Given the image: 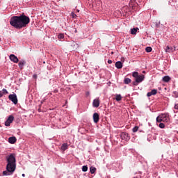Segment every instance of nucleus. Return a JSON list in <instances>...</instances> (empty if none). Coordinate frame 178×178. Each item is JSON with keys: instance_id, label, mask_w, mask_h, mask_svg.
I'll list each match as a JSON object with an SVG mask.
<instances>
[{"instance_id": "obj_1", "label": "nucleus", "mask_w": 178, "mask_h": 178, "mask_svg": "<svg viewBox=\"0 0 178 178\" xmlns=\"http://www.w3.org/2000/svg\"><path fill=\"white\" fill-rule=\"evenodd\" d=\"M30 23V17L26 15H24V13H22L19 16H13L10 19V24L14 29H24L27 27V24Z\"/></svg>"}, {"instance_id": "obj_2", "label": "nucleus", "mask_w": 178, "mask_h": 178, "mask_svg": "<svg viewBox=\"0 0 178 178\" xmlns=\"http://www.w3.org/2000/svg\"><path fill=\"white\" fill-rule=\"evenodd\" d=\"M6 159L7 162L6 170L3 172V176H10L16 170V157L15 156V154H10L6 156Z\"/></svg>"}, {"instance_id": "obj_3", "label": "nucleus", "mask_w": 178, "mask_h": 178, "mask_svg": "<svg viewBox=\"0 0 178 178\" xmlns=\"http://www.w3.org/2000/svg\"><path fill=\"white\" fill-rule=\"evenodd\" d=\"M145 79V76L143 74L139 75L138 77L136 78L135 81L133 82L134 86H138L140 83H143L144 79Z\"/></svg>"}, {"instance_id": "obj_4", "label": "nucleus", "mask_w": 178, "mask_h": 178, "mask_svg": "<svg viewBox=\"0 0 178 178\" xmlns=\"http://www.w3.org/2000/svg\"><path fill=\"white\" fill-rule=\"evenodd\" d=\"M8 99L10 101H11L15 105H17L18 101H17V95L16 94H10L8 96Z\"/></svg>"}, {"instance_id": "obj_5", "label": "nucleus", "mask_w": 178, "mask_h": 178, "mask_svg": "<svg viewBox=\"0 0 178 178\" xmlns=\"http://www.w3.org/2000/svg\"><path fill=\"white\" fill-rule=\"evenodd\" d=\"M15 120V117L13 115H10L8 116V119L5 122V126L9 127L10 126V124Z\"/></svg>"}, {"instance_id": "obj_6", "label": "nucleus", "mask_w": 178, "mask_h": 178, "mask_svg": "<svg viewBox=\"0 0 178 178\" xmlns=\"http://www.w3.org/2000/svg\"><path fill=\"white\" fill-rule=\"evenodd\" d=\"M120 138L124 140V141H129V140H130V136L127 132H122L120 134Z\"/></svg>"}, {"instance_id": "obj_7", "label": "nucleus", "mask_w": 178, "mask_h": 178, "mask_svg": "<svg viewBox=\"0 0 178 178\" xmlns=\"http://www.w3.org/2000/svg\"><path fill=\"white\" fill-rule=\"evenodd\" d=\"M9 58L11 62H13L14 63H19V58H17V56H16L15 54H10Z\"/></svg>"}, {"instance_id": "obj_8", "label": "nucleus", "mask_w": 178, "mask_h": 178, "mask_svg": "<svg viewBox=\"0 0 178 178\" xmlns=\"http://www.w3.org/2000/svg\"><path fill=\"white\" fill-rule=\"evenodd\" d=\"M93 121L94 123H98L99 122V114H98V113L93 114Z\"/></svg>"}, {"instance_id": "obj_9", "label": "nucleus", "mask_w": 178, "mask_h": 178, "mask_svg": "<svg viewBox=\"0 0 178 178\" xmlns=\"http://www.w3.org/2000/svg\"><path fill=\"white\" fill-rule=\"evenodd\" d=\"M158 92V90L156 89H152L151 92H148L147 94V97H152V95H156Z\"/></svg>"}, {"instance_id": "obj_10", "label": "nucleus", "mask_w": 178, "mask_h": 178, "mask_svg": "<svg viewBox=\"0 0 178 178\" xmlns=\"http://www.w3.org/2000/svg\"><path fill=\"white\" fill-rule=\"evenodd\" d=\"M99 99H95L92 102L93 108H98L99 106Z\"/></svg>"}, {"instance_id": "obj_11", "label": "nucleus", "mask_w": 178, "mask_h": 178, "mask_svg": "<svg viewBox=\"0 0 178 178\" xmlns=\"http://www.w3.org/2000/svg\"><path fill=\"white\" fill-rule=\"evenodd\" d=\"M16 141H17V139H16V137H15V136H11L8 138V143L10 144H15V143H16Z\"/></svg>"}, {"instance_id": "obj_12", "label": "nucleus", "mask_w": 178, "mask_h": 178, "mask_svg": "<svg viewBox=\"0 0 178 178\" xmlns=\"http://www.w3.org/2000/svg\"><path fill=\"white\" fill-rule=\"evenodd\" d=\"M115 67L117 69H122L123 67V63L121 61H117L115 63Z\"/></svg>"}, {"instance_id": "obj_13", "label": "nucleus", "mask_w": 178, "mask_h": 178, "mask_svg": "<svg viewBox=\"0 0 178 178\" xmlns=\"http://www.w3.org/2000/svg\"><path fill=\"white\" fill-rule=\"evenodd\" d=\"M24 65H26V60H24L19 61L18 63V66L19 69H23V67L24 66Z\"/></svg>"}, {"instance_id": "obj_14", "label": "nucleus", "mask_w": 178, "mask_h": 178, "mask_svg": "<svg viewBox=\"0 0 178 178\" xmlns=\"http://www.w3.org/2000/svg\"><path fill=\"white\" fill-rule=\"evenodd\" d=\"M164 83H169L170 81V76H164L162 79Z\"/></svg>"}, {"instance_id": "obj_15", "label": "nucleus", "mask_w": 178, "mask_h": 178, "mask_svg": "<svg viewBox=\"0 0 178 178\" xmlns=\"http://www.w3.org/2000/svg\"><path fill=\"white\" fill-rule=\"evenodd\" d=\"M69 145H67V143H63L60 149L62 151H66V149H67Z\"/></svg>"}, {"instance_id": "obj_16", "label": "nucleus", "mask_w": 178, "mask_h": 178, "mask_svg": "<svg viewBox=\"0 0 178 178\" xmlns=\"http://www.w3.org/2000/svg\"><path fill=\"white\" fill-rule=\"evenodd\" d=\"M138 30V28L131 29L130 33L134 35L137 34Z\"/></svg>"}, {"instance_id": "obj_17", "label": "nucleus", "mask_w": 178, "mask_h": 178, "mask_svg": "<svg viewBox=\"0 0 178 178\" xmlns=\"http://www.w3.org/2000/svg\"><path fill=\"white\" fill-rule=\"evenodd\" d=\"M90 172L91 175H94V173H95V172H97V168L95 167L91 166L90 168Z\"/></svg>"}, {"instance_id": "obj_18", "label": "nucleus", "mask_w": 178, "mask_h": 178, "mask_svg": "<svg viewBox=\"0 0 178 178\" xmlns=\"http://www.w3.org/2000/svg\"><path fill=\"white\" fill-rule=\"evenodd\" d=\"M130 83H131V79H130L129 78H125L124 79V84H130Z\"/></svg>"}, {"instance_id": "obj_19", "label": "nucleus", "mask_w": 178, "mask_h": 178, "mask_svg": "<svg viewBox=\"0 0 178 178\" xmlns=\"http://www.w3.org/2000/svg\"><path fill=\"white\" fill-rule=\"evenodd\" d=\"M163 120H164L163 115H162V116H158V117L156 118V122H157L158 123H161V122H163Z\"/></svg>"}, {"instance_id": "obj_20", "label": "nucleus", "mask_w": 178, "mask_h": 178, "mask_svg": "<svg viewBox=\"0 0 178 178\" xmlns=\"http://www.w3.org/2000/svg\"><path fill=\"white\" fill-rule=\"evenodd\" d=\"M115 100L117 101V102H119V101H122V95H117L115 97Z\"/></svg>"}, {"instance_id": "obj_21", "label": "nucleus", "mask_w": 178, "mask_h": 178, "mask_svg": "<svg viewBox=\"0 0 178 178\" xmlns=\"http://www.w3.org/2000/svg\"><path fill=\"white\" fill-rule=\"evenodd\" d=\"M58 40H63L65 38V35L63 33H60L58 35Z\"/></svg>"}, {"instance_id": "obj_22", "label": "nucleus", "mask_w": 178, "mask_h": 178, "mask_svg": "<svg viewBox=\"0 0 178 178\" xmlns=\"http://www.w3.org/2000/svg\"><path fill=\"white\" fill-rule=\"evenodd\" d=\"M172 96L173 97V98H178V92L177 91H174L172 92Z\"/></svg>"}, {"instance_id": "obj_23", "label": "nucleus", "mask_w": 178, "mask_h": 178, "mask_svg": "<svg viewBox=\"0 0 178 178\" xmlns=\"http://www.w3.org/2000/svg\"><path fill=\"white\" fill-rule=\"evenodd\" d=\"M145 51H146V52H147V53L152 52V47H147L145 48Z\"/></svg>"}, {"instance_id": "obj_24", "label": "nucleus", "mask_w": 178, "mask_h": 178, "mask_svg": "<svg viewBox=\"0 0 178 178\" xmlns=\"http://www.w3.org/2000/svg\"><path fill=\"white\" fill-rule=\"evenodd\" d=\"M136 5V0H131L129 2V6H134Z\"/></svg>"}, {"instance_id": "obj_25", "label": "nucleus", "mask_w": 178, "mask_h": 178, "mask_svg": "<svg viewBox=\"0 0 178 178\" xmlns=\"http://www.w3.org/2000/svg\"><path fill=\"white\" fill-rule=\"evenodd\" d=\"M87 170H88V166L83 165L82 166V172H87Z\"/></svg>"}, {"instance_id": "obj_26", "label": "nucleus", "mask_w": 178, "mask_h": 178, "mask_svg": "<svg viewBox=\"0 0 178 178\" xmlns=\"http://www.w3.org/2000/svg\"><path fill=\"white\" fill-rule=\"evenodd\" d=\"M132 76L133 77H134L135 79H136V77L139 76L140 75H138V73L137 72H134L132 73Z\"/></svg>"}, {"instance_id": "obj_27", "label": "nucleus", "mask_w": 178, "mask_h": 178, "mask_svg": "<svg viewBox=\"0 0 178 178\" xmlns=\"http://www.w3.org/2000/svg\"><path fill=\"white\" fill-rule=\"evenodd\" d=\"M152 138H154L153 137H152V135H151V134H148L147 135V141H152Z\"/></svg>"}, {"instance_id": "obj_28", "label": "nucleus", "mask_w": 178, "mask_h": 178, "mask_svg": "<svg viewBox=\"0 0 178 178\" xmlns=\"http://www.w3.org/2000/svg\"><path fill=\"white\" fill-rule=\"evenodd\" d=\"M132 131L133 133H137V131H138V127L136 126L135 127H134Z\"/></svg>"}, {"instance_id": "obj_29", "label": "nucleus", "mask_w": 178, "mask_h": 178, "mask_svg": "<svg viewBox=\"0 0 178 178\" xmlns=\"http://www.w3.org/2000/svg\"><path fill=\"white\" fill-rule=\"evenodd\" d=\"M71 16L72 19H75L76 17H77V15H76V13H74V12L71 13Z\"/></svg>"}, {"instance_id": "obj_30", "label": "nucleus", "mask_w": 178, "mask_h": 178, "mask_svg": "<svg viewBox=\"0 0 178 178\" xmlns=\"http://www.w3.org/2000/svg\"><path fill=\"white\" fill-rule=\"evenodd\" d=\"M2 94H3V95H6V94H8V90H7L6 89L3 88V89L2 90Z\"/></svg>"}, {"instance_id": "obj_31", "label": "nucleus", "mask_w": 178, "mask_h": 178, "mask_svg": "<svg viewBox=\"0 0 178 178\" xmlns=\"http://www.w3.org/2000/svg\"><path fill=\"white\" fill-rule=\"evenodd\" d=\"M159 127H160V129H165V124L160 122Z\"/></svg>"}, {"instance_id": "obj_32", "label": "nucleus", "mask_w": 178, "mask_h": 178, "mask_svg": "<svg viewBox=\"0 0 178 178\" xmlns=\"http://www.w3.org/2000/svg\"><path fill=\"white\" fill-rule=\"evenodd\" d=\"M163 122H168V117H166V115H163Z\"/></svg>"}, {"instance_id": "obj_33", "label": "nucleus", "mask_w": 178, "mask_h": 178, "mask_svg": "<svg viewBox=\"0 0 178 178\" xmlns=\"http://www.w3.org/2000/svg\"><path fill=\"white\" fill-rule=\"evenodd\" d=\"M165 52H170V47L169 46H167L165 48Z\"/></svg>"}, {"instance_id": "obj_34", "label": "nucleus", "mask_w": 178, "mask_h": 178, "mask_svg": "<svg viewBox=\"0 0 178 178\" xmlns=\"http://www.w3.org/2000/svg\"><path fill=\"white\" fill-rule=\"evenodd\" d=\"M174 109H176L177 111H178V104H175Z\"/></svg>"}, {"instance_id": "obj_35", "label": "nucleus", "mask_w": 178, "mask_h": 178, "mask_svg": "<svg viewBox=\"0 0 178 178\" xmlns=\"http://www.w3.org/2000/svg\"><path fill=\"white\" fill-rule=\"evenodd\" d=\"M156 27H159L160 24H161V22H156Z\"/></svg>"}, {"instance_id": "obj_36", "label": "nucleus", "mask_w": 178, "mask_h": 178, "mask_svg": "<svg viewBox=\"0 0 178 178\" xmlns=\"http://www.w3.org/2000/svg\"><path fill=\"white\" fill-rule=\"evenodd\" d=\"M37 77H38L37 74H35L33 75V79H37Z\"/></svg>"}, {"instance_id": "obj_37", "label": "nucleus", "mask_w": 178, "mask_h": 178, "mask_svg": "<svg viewBox=\"0 0 178 178\" xmlns=\"http://www.w3.org/2000/svg\"><path fill=\"white\" fill-rule=\"evenodd\" d=\"M3 97V93L0 91V98H2Z\"/></svg>"}, {"instance_id": "obj_38", "label": "nucleus", "mask_w": 178, "mask_h": 178, "mask_svg": "<svg viewBox=\"0 0 178 178\" xmlns=\"http://www.w3.org/2000/svg\"><path fill=\"white\" fill-rule=\"evenodd\" d=\"M108 63H109V65H111V63H112V60H108Z\"/></svg>"}, {"instance_id": "obj_39", "label": "nucleus", "mask_w": 178, "mask_h": 178, "mask_svg": "<svg viewBox=\"0 0 178 178\" xmlns=\"http://www.w3.org/2000/svg\"><path fill=\"white\" fill-rule=\"evenodd\" d=\"M58 91H59V90H58V89H55V90H54V92L56 93V92H58Z\"/></svg>"}, {"instance_id": "obj_40", "label": "nucleus", "mask_w": 178, "mask_h": 178, "mask_svg": "<svg viewBox=\"0 0 178 178\" xmlns=\"http://www.w3.org/2000/svg\"><path fill=\"white\" fill-rule=\"evenodd\" d=\"M86 95H90V92H87Z\"/></svg>"}, {"instance_id": "obj_41", "label": "nucleus", "mask_w": 178, "mask_h": 178, "mask_svg": "<svg viewBox=\"0 0 178 178\" xmlns=\"http://www.w3.org/2000/svg\"><path fill=\"white\" fill-rule=\"evenodd\" d=\"M26 175L25 174H22V177H25Z\"/></svg>"}, {"instance_id": "obj_42", "label": "nucleus", "mask_w": 178, "mask_h": 178, "mask_svg": "<svg viewBox=\"0 0 178 178\" xmlns=\"http://www.w3.org/2000/svg\"><path fill=\"white\" fill-rule=\"evenodd\" d=\"M76 12H78V13L80 12V10H77Z\"/></svg>"}, {"instance_id": "obj_43", "label": "nucleus", "mask_w": 178, "mask_h": 178, "mask_svg": "<svg viewBox=\"0 0 178 178\" xmlns=\"http://www.w3.org/2000/svg\"><path fill=\"white\" fill-rule=\"evenodd\" d=\"M143 73H145V71H143Z\"/></svg>"}]
</instances>
